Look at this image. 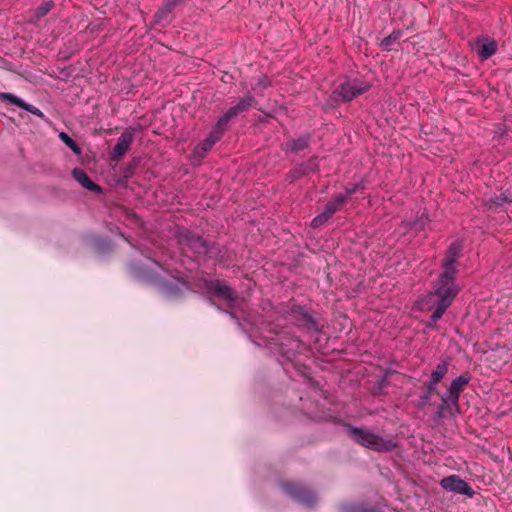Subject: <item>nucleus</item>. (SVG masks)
Listing matches in <instances>:
<instances>
[{"label":"nucleus","mask_w":512,"mask_h":512,"mask_svg":"<svg viewBox=\"0 0 512 512\" xmlns=\"http://www.w3.org/2000/svg\"><path fill=\"white\" fill-rule=\"evenodd\" d=\"M462 249L461 242H453L443 259V272L437 281L435 291L430 294V299L436 306L431 315V321L434 323L441 319L459 293V288L455 284V277L457 273L456 264Z\"/></svg>","instance_id":"1"},{"label":"nucleus","mask_w":512,"mask_h":512,"mask_svg":"<svg viewBox=\"0 0 512 512\" xmlns=\"http://www.w3.org/2000/svg\"><path fill=\"white\" fill-rule=\"evenodd\" d=\"M371 84L362 78L347 77L341 81L332 92V100L335 102H349L366 93Z\"/></svg>","instance_id":"2"},{"label":"nucleus","mask_w":512,"mask_h":512,"mask_svg":"<svg viewBox=\"0 0 512 512\" xmlns=\"http://www.w3.org/2000/svg\"><path fill=\"white\" fill-rule=\"evenodd\" d=\"M470 380L471 375L469 373L461 374L455 378L441 397L443 405L440 409H447L450 414L457 413L459 411L460 394L465 390Z\"/></svg>","instance_id":"3"},{"label":"nucleus","mask_w":512,"mask_h":512,"mask_svg":"<svg viewBox=\"0 0 512 512\" xmlns=\"http://www.w3.org/2000/svg\"><path fill=\"white\" fill-rule=\"evenodd\" d=\"M349 431L357 443L375 451H390L396 446L392 439L380 437L370 431L353 427H349Z\"/></svg>","instance_id":"4"},{"label":"nucleus","mask_w":512,"mask_h":512,"mask_svg":"<svg viewBox=\"0 0 512 512\" xmlns=\"http://www.w3.org/2000/svg\"><path fill=\"white\" fill-rule=\"evenodd\" d=\"M151 279L160 285L166 295L171 297H176L178 294L189 290L188 283L178 276L169 275V278H167L156 272V275L152 276Z\"/></svg>","instance_id":"5"},{"label":"nucleus","mask_w":512,"mask_h":512,"mask_svg":"<svg viewBox=\"0 0 512 512\" xmlns=\"http://www.w3.org/2000/svg\"><path fill=\"white\" fill-rule=\"evenodd\" d=\"M440 485L444 490L449 492L458 493L468 497H473L474 495L473 488L457 475L444 477L440 481Z\"/></svg>","instance_id":"6"},{"label":"nucleus","mask_w":512,"mask_h":512,"mask_svg":"<svg viewBox=\"0 0 512 512\" xmlns=\"http://www.w3.org/2000/svg\"><path fill=\"white\" fill-rule=\"evenodd\" d=\"M226 125L220 126V120L218 119L213 130L208 134V136L197 145L195 148V154H197L200 158L204 157L205 154L212 149V147L221 139L224 131L226 130Z\"/></svg>","instance_id":"7"},{"label":"nucleus","mask_w":512,"mask_h":512,"mask_svg":"<svg viewBox=\"0 0 512 512\" xmlns=\"http://www.w3.org/2000/svg\"><path fill=\"white\" fill-rule=\"evenodd\" d=\"M472 49L476 51L481 60H487L496 53L498 44L494 39L480 36L473 42Z\"/></svg>","instance_id":"8"},{"label":"nucleus","mask_w":512,"mask_h":512,"mask_svg":"<svg viewBox=\"0 0 512 512\" xmlns=\"http://www.w3.org/2000/svg\"><path fill=\"white\" fill-rule=\"evenodd\" d=\"M253 103L254 97L251 94H248L244 98L240 99L235 106L229 108L228 111L219 118L220 126H227L232 118L236 117L242 112L247 111L253 105Z\"/></svg>","instance_id":"9"},{"label":"nucleus","mask_w":512,"mask_h":512,"mask_svg":"<svg viewBox=\"0 0 512 512\" xmlns=\"http://www.w3.org/2000/svg\"><path fill=\"white\" fill-rule=\"evenodd\" d=\"M207 288L213 295L223 299L230 306H233L234 302L236 301L235 292L219 280L210 281Z\"/></svg>","instance_id":"10"},{"label":"nucleus","mask_w":512,"mask_h":512,"mask_svg":"<svg viewBox=\"0 0 512 512\" xmlns=\"http://www.w3.org/2000/svg\"><path fill=\"white\" fill-rule=\"evenodd\" d=\"M285 490L288 494H290L292 497H294L297 501H299L300 503H302L306 506H311L316 501L315 494L312 491L307 490L298 485L287 484V485H285Z\"/></svg>","instance_id":"11"},{"label":"nucleus","mask_w":512,"mask_h":512,"mask_svg":"<svg viewBox=\"0 0 512 512\" xmlns=\"http://www.w3.org/2000/svg\"><path fill=\"white\" fill-rule=\"evenodd\" d=\"M134 139L133 129H128L121 134L112 150V159L119 160L127 152Z\"/></svg>","instance_id":"12"},{"label":"nucleus","mask_w":512,"mask_h":512,"mask_svg":"<svg viewBox=\"0 0 512 512\" xmlns=\"http://www.w3.org/2000/svg\"><path fill=\"white\" fill-rule=\"evenodd\" d=\"M0 99L7 101L10 104L16 105L20 108H23L24 110L32 113L33 115H36L41 118L44 117L43 112L39 108H37L31 104L25 103L21 98L15 96L14 94L0 93Z\"/></svg>","instance_id":"13"},{"label":"nucleus","mask_w":512,"mask_h":512,"mask_svg":"<svg viewBox=\"0 0 512 512\" xmlns=\"http://www.w3.org/2000/svg\"><path fill=\"white\" fill-rule=\"evenodd\" d=\"M266 339L270 346L278 345L279 352L288 358H290L292 355H294V352L299 349L298 340H290L289 344H286L282 341V338L279 335H277L276 338L270 337V338H266Z\"/></svg>","instance_id":"14"},{"label":"nucleus","mask_w":512,"mask_h":512,"mask_svg":"<svg viewBox=\"0 0 512 512\" xmlns=\"http://www.w3.org/2000/svg\"><path fill=\"white\" fill-rule=\"evenodd\" d=\"M73 177L75 180L80 183L84 188L99 193L101 192V187L97 184H95L89 176L85 173L84 170L80 168H75L72 172Z\"/></svg>","instance_id":"15"},{"label":"nucleus","mask_w":512,"mask_h":512,"mask_svg":"<svg viewBox=\"0 0 512 512\" xmlns=\"http://www.w3.org/2000/svg\"><path fill=\"white\" fill-rule=\"evenodd\" d=\"M179 0H164L162 7L155 14V21L161 23L168 20L169 14L176 7Z\"/></svg>","instance_id":"16"},{"label":"nucleus","mask_w":512,"mask_h":512,"mask_svg":"<svg viewBox=\"0 0 512 512\" xmlns=\"http://www.w3.org/2000/svg\"><path fill=\"white\" fill-rule=\"evenodd\" d=\"M508 203H511V200L505 194L490 197L485 200L487 209L492 211H497L499 208L504 207V205Z\"/></svg>","instance_id":"17"},{"label":"nucleus","mask_w":512,"mask_h":512,"mask_svg":"<svg viewBox=\"0 0 512 512\" xmlns=\"http://www.w3.org/2000/svg\"><path fill=\"white\" fill-rule=\"evenodd\" d=\"M346 202L347 195H337L326 204L324 211L332 217Z\"/></svg>","instance_id":"18"},{"label":"nucleus","mask_w":512,"mask_h":512,"mask_svg":"<svg viewBox=\"0 0 512 512\" xmlns=\"http://www.w3.org/2000/svg\"><path fill=\"white\" fill-rule=\"evenodd\" d=\"M449 369V362L443 361L439 363L436 368L432 371L430 379L433 380L434 383H439L447 374Z\"/></svg>","instance_id":"19"},{"label":"nucleus","mask_w":512,"mask_h":512,"mask_svg":"<svg viewBox=\"0 0 512 512\" xmlns=\"http://www.w3.org/2000/svg\"><path fill=\"white\" fill-rule=\"evenodd\" d=\"M309 144V139L306 136L292 139L286 143V148L293 152H298L305 149Z\"/></svg>","instance_id":"20"},{"label":"nucleus","mask_w":512,"mask_h":512,"mask_svg":"<svg viewBox=\"0 0 512 512\" xmlns=\"http://www.w3.org/2000/svg\"><path fill=\"white\" fill-rule=\"evenodd\" d=\"M271 86V81L266 75L258 78L257 82L252 86V90L256 94H261L265 89Z\"/></svg>","instance_id":"21"},{"label":"nucleus","mask_w":512,"mask_h":512,"mask_svg":"<svg viewBox=\"0 0 512 512\" xmlns=\"http://www.w3.org/2000/svg\"><path fill=\"white\" fill-rule=\"evenodd\" d=\"M59 138L76 154H80V148L77 143L65 132L59 134Z\"/></svg>","instance_id":"22"},{"label":"nucleus","mask_w":512,"mask_h":512,"mask_svg":"<svg viewBox=\"0 0 512 512\" xmlns=\"http://www.w3.org/2000/svg\"><path fill=\"white\" fill-rule=\"evenodd\" d=\"M329 218H331L330 215H328L325 211H323L321 214L317 215L312 221L311 226L313 228H318L321 225L325 224Z\"/></svg>","instance_id":"23"},{"label":"nucleus","mask_w":512,"mask_h":512,"mask_svg":"<svg viewBox=\"0 0 512 512\" xmlns=\"http://www.w3.org/2000/svg\"><path fill=\"white\" fill-rule=\"evenodd\" d=\"M53 5L52 1H47L41 4L36 11V17L40 18L45 16L52 9Z\"/></svg>","instance_id":"24"},{"label":"nucleus","mask_w":512,"mask_h":512,"mask_svg":"<svg viewBox=\"0 0 512 512\" xmlns=\"http://www.w3.org/2000/svg\"><path fill=\"white\" fill-rule=\"evenodd\" d=\"M358 189H364V185L362 184H351L345 188V193L343 195H347V200L353 195Z\"/></svg>","instance_id":"25"},{"label":"nucleus","mask_w":512,"mask_h":512,"mask_svg":"<svg viewBox=\"0 0 512 512\" xmlns=\"http://www.w3.org/2000/svg\"><path fill=\"white\" fill-rule=\"evenodd\" d=\"M307 171H306V168L300 166L298 169H296L293 173H291V175L289 176L291 178V180H295L296 178H298L299 176L305 174Z\"/></svg>","instance_id":"26"},{"label":"nucleus","mask_w":512,"mask_h":512,"mask_svg":"<svg viewBox=\"0 0 512 512\" xmlns=\"http://www.w3.org/2000/svg\"><path fill=\"white\" fill-rule=\"evenodd\" d=\"M400 37V32H393L383 40L384 45H389L392 40H397Z\"/></svg>","instance_id":"27"},{"label":"nucleus","mask_w":512,"mask_h":512,"mask_svg":"<svg viewBox=\"0 0 512 512\" xmlns=\"http://www.w3.org/2000/svg\"><path fill=\"white\" fill-rule=\"evenodd\" d=\"M437 384L438 383H434L433 380H431V379L429 380V382L426 385L428 394H432L435 391Z\"/></svg>","instance_id":"28"},{"label":"nucleus","mask_w":512,"mask_h":512,"mask_svg":"<svg viewBox=\"0 0 512 512\" xmlns=\"http://www.w3.org/2000/svg\"><path fill=\"white\" fill-rule=\"evenodd\" d=\"M315 168H316V165L314 164V161L311 160L309 162V169L313 171V170H315Z\"/></svg>","instance_id":"29"},{"label":"nucleus","mask_w":512,"mask_h":512,"mask_svg":"<svg viewBox=\"0 0 512 512\" xmlns=\"http://www.w3.org/2000/svg\"><path fill=\"white\" fill-rule=\"evenodd\" d=\"M154 265L158 270H162L166 273V270H164L163 267L158 262H154Z\"/></svg>","instance_id":"30"},{"label":"nucleus","mask_w":512,"mask_h":512,"mask_svg":"<svg viewBox=\"0 0 512 512\" xmlns=\"http://www.w3.org/2000/svg\"><path fill=\"white\" fill-rule=\"evenodd\" d=\"M196 244H201L202 245V241L200 238H197L195 241H194V245Z\"/></svg>","instance_id":"31"},{"label":"nucleus","mask_w":512,"mask_h":512,"mask_svg":"<svg viewBox=\"0 0 512 512\" xmlns=\"http://www.w3.org/2000/svg\"><path fill=\"white\" fill-rule=\"evenodd\" d=\"M430 395H431V394H428V392H427V393L425 394L424 399H425V400H428V399L430 398Z\"/></svg>","instance_id":"32"}]
</instances>
